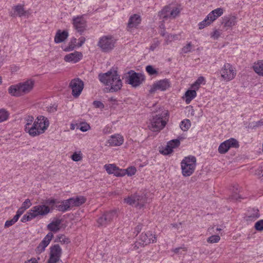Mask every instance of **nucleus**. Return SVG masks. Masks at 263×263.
<instances>
[{
  "label": "nucleus",
  "mask_w": 263,
  "mask_h": 263,
  "mask_svg": "<svg viewBox=\"0 0 263 263\" xmlns=\"http://www.w3.org/2000/svg\"><path fill=\"white\" fill-rule=\"evenodd\" d=\"M100 81L109 87L111 92H117L121 89L123 83L118 71L110 69L105 73H101L98 75Z\"/></svg>",
  "instance_id": "1"
},
{
  "label": "nucleus",
  "mask_w": 263,
  "mask_h": 263,
  "mask_svg": "<svg viewBox=\"0 0 263 263\" xmlns=\"http://www.w3.org/2000/svg\"><path fill=\"white\" fill-rule=\"evenodd\" d=\"M34 80L28 79L16 84L11 85L8 89V93L12 96L19 97L30 93L33 89Z\"/></svg>",
  "instance_id": "2"
},
{
  "label": "nucleus",
  "mask_w": 263,
  "mask_h": 263,
  "mask_svg": "<svg viewBox=\"0 0 263 263\" xmlns=\"http://www.w3.org/2000/svg\"><path fill=\"white\" fill-rule=\"evenodd\" d=\"M196 166V158L193 156L185 157L181 162L182 173L183 176L192 175L195 171Z\"/></svg>",
  "instance_id": "3"
},
{
  "label": "nucleus",
  "mask_w": 263,
  "mask_h": 263,
  "mask_svg": "<svg viewBox=\"0 0 263 263\" xmlns=\"http://www.w3.org/2000/svg\"><path fill=\"white\" fill-rule=\"evenodd\" d=\"M221 80L229 82L234 79L236 75L235 68L230 63H225L220 70Z\"/></svg>",
  "instance_id": "4"
},
{
  "label": "nucleus",
  "mask_w": 263,
  "mask_h": 263,
  "mask_svg": "<svg viewBox=\"0 0 263 263\" xmlns=\"http://www.w3.org/2000/svg\"><path fill=\"white\" fill-rule=\"evenodd\" d=\"M167 115V111H164L154 117L151 121V124L149 126L150 129L153 132H158L163 129L166 124L163 118Z\"/></svg>",
  "instance_id": "5"
},
{
  "label": "nucleus",
  "mask_w": 263,
  "mask_h": 263,
  "mask_svg": "<svg viewBox=\"0 0 263 263\" xmlns=\"http://www.w3.org/2000/svg\"><path fill=\"white\" fill-rule=\"evenodd\" d=\"M156 242V237L155 235H153L149 232L142 233L139 238L135 242L134 248L137 250L139 248L144 247L151 243Z\"/></svg>",
  "instance_id": "6"
},
{
  "label": "nucleus",
  "mask_w": 263,
  "mask_h": 263,
  "mask_svg": "<svg viewBox=\"0 0 263 263\" xmlns=\"http://www.w3.org/2000/svg\"><path fill=\"white\" fill-rule=\"evenodd\" d=\"M116 40L110 35L103 36L101 37L98 43V46L104 52L110 51L115 47Z\"/></svg>",
  "instance_id": "7"
},
{
  "label": "nucleus",
  "mask_w": 263,
  "mask_h": 263,
  "mask_svg": "<svg viewBox=\"0 0 263 263\" xmlns=\"http://www.w3.org/2000/svg\"><path fill=\"white\" fill-rule=\"evenodd\" d=\"M180 9L171 5L165 6L160 12V16L163 18H174L179 15Z\"/></svg>",
  "instance_id": "8"
},
{
  "label": "nucleus",
  "mask_w": 263,
  "mask_h": 263,
  "mask_svg": "<svg viewBox=\"0 0 263 263\" xmlns=\"http://www.w3.org/2000/svg\"><path fill=\"white\" fill-rule=\"evenodd\" d=\"M128 74L127 82L133 87L139 86L144 80V76L141 73L131 70L128 72Z\"/></svg>",
  "instance_id": "9"
},
{
  "label": "nucleus",
  "mask_w": 263,
  "mask_h": 263,
  "mask_svg": "<svg viewBox=\"0 0 263 263\" xmlns=\"http://www.w3.org/2000/svg\"><path fill=\"white\" fill-rule=\"evenodd\" d=\"M238 142L234 138H230L221 143L218 147V152L221 154L226 153L231 147L238 148Z\"/></svg>",
  "instance_id": "10"
},
{
  "label": "nucleus",
  "mask_w": 263,
  "mask_h": 263,
  "mask_svg": "<svg viewBox=\"0 0 263 263\" xmlns=\"http://www.w3.org/2000/svg\"><path fill=\"white\" fill-rule=\"evenodd\" d=\"M69 87L72 89V95L75 97H78L84 88V83L80 79L77 78L72 79L69 84Z\"/></svg>",
  "instance_id": "11"
},
{
  "label": "nucleus",
  "mask_w": 263,
  "mask_h": 263,
  "mask_svg": "<svg viewBox=\"0 0 263 263\" xmlns=\"http://www.w3.org/2000/svg\"><path fill=\"white\" fill-rule=\"evenodd\" d=\"M49 258L47 263H57L62 255V249L59 245H54L50 248Z\"/></svg>",
  "instance_id": "12"
},
{
  "label": "nucleus",
  "mask_w": 263,
  "mask_h": 263,
  "mask_svg": "<svg viewBox=\"0 0 263 263\" xmlns=\"http://www.w3.org/2000/svg\"><path fill=\"white\" fill-rule=\"evenodd\" d=\"M72 24L75 29L82 34L86 30V21L83 16H78L72 18Z\"/></svg>",
  "instance_id": "13"
},
{
  "label": "nucleus",
  "mask_w": 263,
  "mask_h": 263,
  "mask_svg": "<svg viewBox=\"0 0 263 263\" xmlns=\"http://www.w3.org/2000/svg\"><path fill=\"white\" fill-rule=\"evenodd\" d=\"M171 83L169 80L165 79L155 83L151 87L149 92L153 93L157 90L165 91L170 87Z\"/></svg>",
  "instance_id": "14"
},
{
  "label": "nucleus",
  "mask_w": 263,
  "mask_h": 263,
  "mask_svg": "<svg viewBox=\"0 0 263 263\" xmlns=\"http://www.w3.org/2000/svg\"><path fill=\"white\" fill-rule=\"evenodd\" d=\"M116 216V212L115 211H110L105 213L97 220L99 226H105L112 221Z\"/></svg>",
  "instance_id": "15"
},
{
  "label": "nucleus",
  "mask_w": 263,
  "mask_h": 263,
  "mask_svg": "<svg viewBox=\"0 0 263 263\" xmlns=\"http://www.w3.org/2000/svg\"><path fill=\"white\" fill-rule=\"evenodd\" d=\"M180 144L178 139H174L167 142V145L164 148L159 150L161 154L164 155H168L173 152V149L178 147Z\"/></svg>",
  "instance_id": "16"
},
{
  "label": "nucleus",
  "mask_w": 263,
  "mask_h": 263,
  "mask_svg": "<svg viewBox=\"0 0 263 263\" xmlns=\"http://www.w3.org/2000/svg\"><path fill=\"white\" fill-rule=\"evenodd\" d=\"M53 236V234L51 232H49L36 248V252L38 253H41L44 251L46 247L49 244Z\"/></svg>",
  "instance_id": "17"
},
{
  "label": "nucleus",
  "mask_w": 263,
  "mask_h": 263,
  "mask_svg": "<svg viewBox=\"0 0 263 263\" xmlns=\"http://www.w3.org/2000/svg\"><path fill=\"white\" fill-rule=\"evenodd\" d=\"M35 122H37V126L39 130L43 134L47 129L49 125V122L48 119L44 116H40L37 117Z\"/></svg>",
  "instance_id": "18"
},
{
  "label": "nucleus",
  "mask_w": 263,
  "mask_h": 263,
  "mask_svg": "<svg viewBox=\"0 0 263 263\" xmlns=\"http://www.w3.org/2000/svg\"><path fill=\"white\" fill-rule=\"evenodd\" d=\"M83 57V54L81 52L74 51L72 53L66 54L64 60L66 62H71L76 63L78 62Z\"/></svg>",
  "instance_id": "19"
},
{
  "label": "nucleus",
  "mask_w": 263,
  "mask_h": 263,
  "mask_svg": "<svg viewBox=\"0 0 263 263\" xmlns=\"http://www.w3.org/2000/svg\"><path fill=\"white\" fill-rule=\"evenodd\" d=\"M104 167L108 174H114L117 177H122V169H120L115 164H105Z\"/></svg>",
  "instance_id": "20"
},
{
  "label": "nucleus",
  "mask_w": 263,
  "mask_h": 263,
  "mask_svg": "<svg viewBox=\"0 0 263 263\" xmlns=\"http://www.w3.org/2000/svg\"><path fill=\"white\" fill-rule=\"evenodd\" d=\"M124 139L122 136L117 134L111 136L107 141V144L110 146H119L123 144Z\"/></svg>",
  "instance_id": "21"
},
{
  "label": "nucleus",
  "mask_w": 263,
  "mask_h": 263,
  "mask_svg": "<svg viewBox=\"0 0 263 263\" xmlns=\"http://www.w3.org/2000/svg\"><path fill=\"white\" fill-rule=\"evenodd\" d=\"M33 211L36 214L37 216H45L50 211L48 206L45 205H38L32 208Z\"/></svg>",
  "instance_id": "22"
},
{
  "label": "nucleus",
  "mask_w": 263,
  "mask_h": 263,
  "mask_svg": "<svg viewBox=\"0 0 263 263\" xmlns=\"http://www.w3.org/2000/svg\"><path fill=\"white\" fill-rule=\"evenodd\" d=\"M39 129L37 122H35V121H34L33 123L31 124L30 126H27V128H25V131L27 133H28L31 137H35L42 134Z\"/></svg>",
  "instance_id": "23"
},
{
  "label": "nucleus",
  "mask_w": 263,
  "mask_h": 263,
  "mask_svg": "<svg viewBox=\"0 0 263 263\" xmlns=\"http://www.w3.org/2000/svg\"><path fill=\"white\" fill-rule=\"evenodd\" d=\"M223 9L218 8L212 11L208 15L207 19L210 20L209 23H212L218 17L221 16L223 13Z\"/></svg>",
  "instance_id": "24"
},
{
  "label": "nucleus",
  "mask_w": 263,
  "mask_h": 263,
  "mask_svg": "<svg viewBox=\"0 0 263 263\" xmlns=\"http://www.w3.org/2000/svg\"><path fill=\"white\" fill-rule=\"evenodd\" d=\"M141 21L140 15L135 14L129 17L127 27L129 28H136L139 24H140Z\"/></svg>",
  "instance_id": "25"
},
{
  "label": "nucleus",
  "mask_w": 263,
  "mask_h": 263,
  "mask_svg": "<svg viewBox=\"0 0 263 263\" xmlns=\"http://www.w3.org/2000/svg\"><path fill=\"white\" fill-rule=\"evenodd\" d=\"M68 36V32L66 30L62 31L58 30L54 36V42L55 43H60L64 42Z\"/></svg>",
  "instance_id": "26"
},
{
  "label": "nucleus",
  "mask_w": 263,
  "mask_h": 263,
  "mask_svg": "<svg viewBox=\"0 0 263 263\" xmlns=\"http://www.w3.org/2000/svg\"><path fill=\"white\" fill-rule=\"evenodd\" d=\"M70 206V203L68 199L62 202L58 201L57 204L53 208H55L60 212H64L69 210Z\"/></svg>",
  "instance_id": "27"
},
{
  "label": "nucleus",
  "mask_w": 263,
  "mask_h": 263,
  "mask_svg": "<svg viewBox=\"0 0 263 263\" xmlns=\"http://www.w3.org/2000/svg\"><path fill=\"white\" fill-rule=\"evenodd\" d=\"M71 206H79L86 201V198L83 196H78L76 198H71L68 199Z\"/></svg>",
  "instance_id": "28"
},
{
  "label": "nucleus",
  "mask_w": 263,
  "mask_h": 263,
  "mask_svg": "<svg viewBox=\"0 0 263 263\" xmlns=\"http://www.w3.org/2000/svg\"><path fill=\"white\" fill-rule=\"evenodd\" d=\"M236 23V18L235 16H228L225 17L222 24L223 25V27L227 30L228 28L232 27L235 25Z\"/></svg>",
  "instance_id": "29"
},
{
  "label": "nucleus",
  "mask_w": 263,
  "mask_h": 263,
  "mask_svg": "<svg viewBox=\"0 0 263 263\" xmlns=\"http://www.w3.org/2000/svg\"><path fill=\"white\" fill-rule=\"evenodd\" d=\"M61 223V220L57 219L55 221H53L49 223L47 227V229L51 232L56 233L58 232L60 229V224Z\"/></svg>",
  "instance_id": "30"
},
{
  "label": "nucleus",
  "mask_w": 263,
  "mask_h": 263,
  "mask_svg": "<svg viewBox=\"0 0 263 263\" xmlns=\"http://www.w3.org/2000/svg\"><path fill=\"white\" fill-rule=\"evenodd\" d=\"M197 95V93L195 90H188L185 94V100L186 104H189L191 101L194 99Z\"/></svg>",
  "instance_id": "31"
},
{
  "label": "nucleus",
  "mask_w": 263,
  "mask_h": 263,
  "mask_svg": "<svg viewBox=\"0 0 263 263\" xmlns=\"http://www.w3.org/2000/svg\"><path fill=\"white\" fill-rule=\"evenodd\" d=\"M253 69L258 75L263 76V60L255 63L253 66Z\"/></svg>",
  "instance_id": "32"
},
{
  "label": "nucleus",
  "mask_w": 263,
  "mask_h": 263,
  "mask_svg": "<svg viewBox=\"0 0 263 263\" xmlns=\"http://www.w3.org/2000/svg\"><path fill=\"white\" fill-rule=\"evenodd\" d=\"M136 194V206H139L141 208L143 206L144 204L146 202V199L145 196L144 195L141 194L139 195L137 193Z\"/></svg>",
  "instance_id": "33"
},
{
  "label": "nucleus",
  "mask_w": 263,
  "mask_h": 263,
  "mask_svg": "<svg viewBox=\"0 0 263 263\" xmlns=\"http://www.w3.org/2000/svg\"><path fill=\"white\" fill-rule=\"evenodd\" d=\"M136 172V169L135 167H130L127 168V169H122L121 174L122 177L124 176L126 174H127L128 176H133Z\"/></svg>",
  "instance_id": "34"
},
{
  "label": "nucleus",
  "mask_w": 263,
  "mask_h": 263,
  "mask_svg": "<svg viewBox=\"0 0 263 263\" xmlns=\"http://www.w3.org/2000/svg\"><path fill=\"white\" fill-rule=\"evenodd\" d=\"M136 194L131 195L124 199V202L129 205H135L136 206Z\"/></svg>",
  "instance_id": "35"
},
{
  "label": "nucleus",
  "mask_w": 263,
  "mask_h": 263,
  "mask_svg": "<svg viewBox=\"0 0 263 263\" xmlns=\"http://www.w3.org/2000/svg\"><path fill=\"white\" fill-rule=\"evenodd\" d=\"M191 126V122L189 119H185L181 121L180 127L183 131H187Z\"/></svg>",
  "instance_id": "36"
},
{
  "label": "nucleus",
  "mask_w": 263,
  "mask_h": 263,
  "mask_svg": "<svg viewBox=\"0 0 263 263\" xmlns=\"http://www.w3.org/2000/svg\"><path fill=\"white\" fill-rule=\"evenodd\" d=\"M34 118L32 116H27L24 118L25 121V128H27V127L30 126L31 124L33 123L34 122Z\"/></svg>",
  "instance_id": "37"
},
{
  "label": "nucleus",
  "mask_w": 263,
  "mask_h": 263,
  "mask_svg": "<svg viewBox=\"0 0 263 263\" xmlns=\"http://www.w3.org/2000/svg\"><path fill=\"white\" fill-rule=\"evenodd\" d=\"M56 241H59L62 244H68L70 242L69 238L62 234L59 235L57 236Z\"/></svg>",
  "instance_id": "38"
},
{
  "label": "nucleus",
  "mask_w": 263,
  "mask_h": 263,
  "mask_svg": "<svg viewBox=\"0 0 263 263\" xmlns=\"http://www.w3.org/2000/svg\"><path fill=\"white\" fill-rule=\"evenodd\" d=\"M9 117V113L4 109H0V123L6 121Z\"/></svg>",
  "instance_id": "39"
},
{
  "label": "nucleus",
  "mask_w": 263,
  "mask_h": 263,
  "mask_svg": "<svg viewBox=\"0 0 263 263\" xmlns=\"http://www.w3.org/2000/svg\"><path fill=\"white\" fill-rule=\"evenodd\" d=\"M14 10L20 16L25 15L26 13L23 7L21 5H17L15 6Z\"/></svg>",
  "instance_id": "40"
},
{
  "label": "nucleus",
  "mask_w": 263,
  "mask_h": 263,
  "mask_svg": "<svg viewBox=\"0 0 263 263\" xmlns=\"http://www.w3.org/2000/svg\"><path fill=\"white\" fill-rule=\"evenodd\" d=\"M220 239V237L219 235H214L209 237L207 239V241L210 243H214L218 242Z\"/></svg>",
  "instance_id": "41"
},
{
  "label": "nucleus",
  "mask_w": 263,
  "mask_h": 263,
  "mask_svg": "<svg viewBox=\"0 0 263 263\" xmlns=\"http://www.w3.org/2000/svg\"><path fill=\"white\" fill-rule=\"evenodd\" d=\"M18 219V218L14 216L12 219L7 220L5 223V228H9V227L13 225L15 222L17 221Z\"/></svg>",
  "instance_id": "42"
},
{
  "label": "nucleus",
  "mask_w": 263,
  "mask_h": 263,
  "mask_svg": "<svg viewBox=\"0 0 263 263\" xmlns=\"http://www.w3.org/2000/svg\"><path fill=\"white\" fill-rule=\"evenodd\" d=\"M71 158L73 161L78 162L81 161L82 159V154H81V152H79V153L75 152L71 156Z\"/></svg>",
  "instance_id": "43"
},
{
  "label": "nucleus",
  "mask_w": 263,
  "mask_h": 263,
  "mask_svg": "<svg viewBox=\"0 0 263 263\" xmlns=\"http://www.w3.org/2000/svg\"><path fill=\"white\" fill-rule=\"evenodd\" d=\"M146 71L148 73L149 75H157L158 73L157 70L154 68L152 65H148L146 67Z\"/></svg>",
  "instance_id": "44"
},
{
  "label": "nucleus",
  "mask_w": 263,
  "mask_h": 263,
  "mask_svg": "<svg viewBox=\"0 0 263 263\" xmlns=\"http://www.w3.org/2000/svg\"><path fill=\"white\" fill-rule=\"evenodd\" d=\"M255 230L258 231H261L263 230V219L257 221L254 226Z\"/></svg>",
  "instance_id": "45"
},
{
  "label": "nucleus",
  "mask_w": 263,
  "mask_h": 263,
  "mask_svg": "<svg viewBox=\"0 0 263 263\" xmlns=\"http://www.w3.org/2000/svg\"><path fill=\"white\" fill-rule=\"evenodd\" d=\"M210 20L207 19V16L205 17V18L202 21V22H200L198 24L199 26V29H202L204 28L205 26L209 25L212 23H209Z\"/></svg>",
  "instance_id": "46"
},
{
  "label": "nucleus",
  "mask_w": 263,
  "mask_h": 263,
  "mask_svg": "<svg viewBox=\"0 0 263 263\" xmlns=\"http://www.w3.org/2000/svg\"><path fill=\"white\" fill-rule=\"evenodd\" d=\"M165 43L168 44L169 43L172 42L174 40H176L177 38V35L176 34H167L165 36Z\"/></svg>",
  "instance_id": "47"
},
{
  "label": "nucleus",
  "mask_w": 263,
  "mask_h": 263,
  "mask_svg": "<svg viewBox=\"0 0 263 263\" xmlns=\"http://www.w3.org/2000/svg\"><path fill=\"white\" fill-rule=\"evenodd\" d=\"M80 129L83 132L88 130L90 128V125L86 122L81 123L80 124Z\"/></svg>",
  "instance_id": "48"
},
{
  "label": "nucleus",
  "mask_w": 263,
  "mask_h": 263,
  "mask_svg": "<svg viewBox=\"0 0 263 263\" xmlns=\"http://www.w3.org/2000/svg\"><path fill=\"white\" fill-rule=\"evenodd\" d=\"M192 47V43L190 42L182 48V51L183 53H187L191 51Z\"/></svg>",
  "instance_id": "49"
},
{
  "label": "nucleus",
  "mask_w": 263,
  "mask_h": 263,
  "mask_svg": "<svg viewBox=\"0 0 263 263\" xmlns=\"http://www.w3.org/2000/svg\"><path fill=\"white\" fill-rule=\"evenodd\" d=\"M58 201L54 199H49L46 200V203L51 205V209L53 210L54 208H53L55 206V205L57 204Z\"/></svg>",
  "instance_id": "50"
},
{
  "label": "nucleus",
  "mask_w": 263,
  "mask_h": 263,
  "mask_svg": "<svg viewBox=\"0 0 263 263\" xmlns=\"http://www.w3.org/2000/svg\"><path fill=\"white\" fill-rule=\"evenodd\" d=\"M93 105L96 108L103 109L104 108V105L103 103L100 101H94L93 102Z\"/></svg>",
  "instance_id": "51"
},
{
  "label": "nucleus",
  "mask_w": 263,
  "mask_h": 263,
  "mask_svg": "<svg viewBox=\"0 0 263 263\" xmlns=\"http://www.w3.org/2000/svg\"><path fill=\"white\" fill-rule=\"evenodd\" d=\"M31 203L29 199H27L25 200V201L22 203V206L24 208L25 210L28 209L31 205Z\"/></svg>",
  "instance_id": "52"
},
{
  "label": "nucleus",
  "mask_w": 263,
  "mask_h": 263,
  "mask_svg": "<svg viewBox=\"0 0 263 263\" xmlns=\"http://www.w3.org/2000/svg\"><path fill=\"white\" fill-rule=\"evenodd\" d=\"M220 32L219 30L216 29L211 34V37H212L214 40H216L218 39V37L220 36Z\"/></svg>",
  "instance_id": "53"
},
{
  "label": "nucleus",
  "mask_w": 263,
  "mask_h": 263,
  "mask_svg": "<svg viewBox=\"0 0 263 263\" xmlns=\"http://www.w3.org/2000/svg\"><path fill=\"white\" fill-rule=\"evenodd\" d=\"M27 213L28 215L29 216L30 220L37 216L36 214L33 211L32 208Z\"/></svg>",
  "instance_id": "54"
},
{
  "label": "nucleus",
  "mask_w": 263,
  "mask_h": 263,
  "mask_svg": "<svg viewBox=\"0 0 263 263\" xmlns=\"http://www.w3.org/2000/svg\"><path fill=\"white\" fill-rule=\"evenodd\" d=\"M160 42L158 40H155L154 41V43L150 46L149 49L152 51H154L155 49L159 46Z\"/></svg>",
  "instance_id": "55"
},
{
  "label": "nucleus",
  "mask_w": 263,
  "mask_h": 263,
  "mask_svg": "<svg viewBox=\"0 0 263 263\" xmlns=\"http://www.w3.org/2000/svg\"><path fill=\"white\" fill-rule=\"evenodd\" d=\"M47 110L49 112H54L57 111V106L55 105H51L47 107Z\"/></svg>",
  "instance_id": "56"
},
{
  "label": "nucleus",
  "mask_w": 263,
  "mask_h": 263,
  "mask_svg": "<svg viewBox=\"0 0 263 263\" xmlns=\"http://www.w3.org/2000/svg\"><path fill=\"white\" fill-rule=\"evenodd\" d=\"M25 210H26L21 206V207L17 211L16 214L15 216L19 219L20 216L23 214Z\"/></svg>",
  "instance_id": "57"
},
{
  "label": "nucleus",
  "mask_w": 263,
  "mask_h": 263,
  "mask_svg": "<svg viewBox=\"0 0 263 263\" xmlns=\"http://www.w3.org/2000/svg\"><path fill=\"white\" fill-rule=\"evenodd\" d=\"M75 46L76 45H72L69 43V45L64 49V51L66 52L72 51L74 49Z\"/></svg>",
  "instance_id": "58"
},
{
  "label": "nucleus",
  "mask_w": 263,
  "mask_h": 263,
  "mask_svg": "<svg viewBox=\"0 0 263 263\" xmlns=\"http://www.w3.org/2000/svg\"><path fill=\"white\" fill-rule=\"evenodd\" d=\"M21 220L22 222H26L27 221H30V220L29 216H28L27 213H26L23 216Z\"/></svg>",
  "instance_id": "59"
},
{
  "label": "nucleus",
  "mask_w": 263,
  "mask_h": 263,
  "mask_svg": "<svg viewBox=\"0 0 263 263\" xmlns=\"http://www.w3.org/2000/svg\"><path fill=\"white\" fill-rule=\"evenodd\" d=\"M254 212H255V213L253 214V215H251V216H250L249 217L252 218H255V219H257V218H259L260 216V215L259 213V211L258 210H256Z\"/></svg>",
  "instance_id": "60"
},
{
  "label": "nucleus",
  "mask_w": 263,
  "mask_h": 263,
  "mask_svg": "<svg viewBox=\"0 0 263 263\" xmlns=\"http://www.w3.org/2000/svg\"><path fill=\"white\" fill-rule=\"evenodd\" d=\"M256 174L258 176H261L263 177V167H259L256 171Z\"/></svg>",
  "instance_id": "61"
},
{
  "label": "nucleus",
  "mask_w": 263,
  "mask_h": 263,
  "mask_svg": "<svg viewBox=\"0 0 263 263\" xmlns=\"http://www.w3.org/2000/svg\"><path fill=\"white\" fill-rule=\"evenodd\" d=\"M85 38L83 36H81L79 39V42L78 44V46L79 47H81L82 45L85 43Z\"/></svg>",
  "instance_id": "62"
},
{
  "label": "nucleus",
  "mask_w": 263,
  "mask_h": 263,
  "mask_svg": "<svg viewBox=\"0 0 263 263\" xmlns=\"http://www.w3.org/2000/svg\"><path fill=\"white\" fill-rule=\"evenodd\" d=\"M181 250H183V251H186V249L185 248L179 247V248H175V249H174L173 250V251L176 254H179L180 251Z\"/></svg>",
  "instance_id": "63"
},
{
  "label": "nucleus",
  "mask_w": 263,
  "mask_h": 263,
  "mask_svg": "<svg viewBox=\"0 0 263 263\" xmlns=\"http://www.w3.org/2000/svg\"><path fill=\"white\" fill-rule=\"evenodd\" d=\"M204 80V78L201 76L199 77L197 80L195 81L197 84L200 85Z\"/></svg>",
  "instance_id": "64"
}]
</instances>
